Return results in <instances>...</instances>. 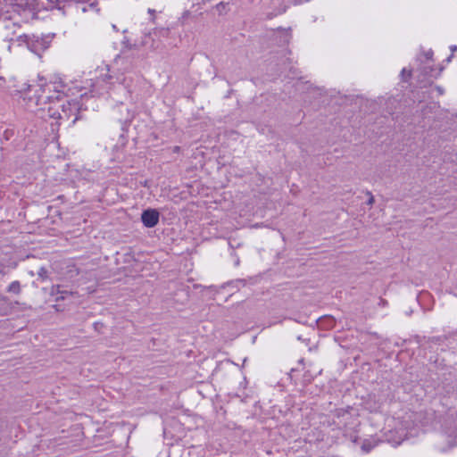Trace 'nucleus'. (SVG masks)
<instances>
[{"mask_svg": "<svg viewBox=\"0 0 457 457\" xmlns=\"http://www.w3.org/2000/svg\"><path fill=\"white\" fill-rule=\"evenodd\" d=\"M160 213L155 209L145 210L141 214V220L145 227L154 228L159 222Z\"/></svg>", "mask_w": 457, "mask_h": 457, "instance_id": "1", "label": "nucleus"}, {"mask_svg": "<svg viewBox=\"0 0 457 457\" xmlns=\"http://www.w3.org/2000/svg\"><path fill=\"white\" fill-rule=\"evenodd\" d=\"M378 444V441L373 437L364 439L363 442L361 443V450L363 453H367L375 446H377Z\"/></svg>", "mask_w": 457, "mask_h": 457, "instance_id": "2", "label": "nucleus"}, {"mask_svg": "<svg viewBox=\"0 0 457 457\" xmlns=\"http://www.w3.org/2000/svg\"><path fill=\"white\" fill-rule=\"evenodd\" d=\"M8 289L10 292H12L14 294H19L21 292L20 283L18 281H14V282L11 283Z\"/></svg>", "mask_w": 457, "mask_h": 457, "instance_id": "3", "label": "nucleus"}, {"mask_svg": "<svg viewBox=\"0 0 457 457\" xmlns=\"http://www.w3.org/2000/svg\"><path fill=\"white\" fill-rule=\"evenodd\" d=\"M402 76H403V77H405V76H406L407 78H409V77L411 76V72H410L409 71H407L406 69H403V71H402Z\"/></svg>", "mask_w": 457, "mask_h": 457, "instance_id": "4", "label": "nucleus"}]
</instances>
